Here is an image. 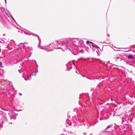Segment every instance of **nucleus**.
<instances>
[{
	"instance_id": "1",
	"label": "nucleus",
	"mask_w": 135,
	"mask_h": 135,
	"mask_svg": "<svg viewBox=\"0 0 135 135\" xmlns=\"http://www.w3.org/2000/svg\"><path fill=\"white\" fill-rule=\"evenodd\" d=\"M83 42L82 41L79 40L77 38H73L72 39H65L62 40L61 42V44L65 45L67 47H69L70 48L76 47L78 48L80 47L81 45V44Z\"/></svg>"
},
{
	"instance_id": "2",
	"label": "nucleus",
	"mask_w": 135,
	"mask_h": 135,
	"mask_svg": "<svg viewBox=\"0 0 135 135\" xmlns=\"http://www.w3.org/2000/svg\"><path fill=\"white\" fill-rule=\"evenodd\" d=\"M62 41H60L59 42H58L57 41H55L53 43H52L47 46V47L49 48H46L44 47L45 48V49L44 50L47 52H49L52 51V48L56 49L60 48H61L62 49H65L66 48V46H65L64 43V45L61 44V42Z\"/></svg>"
},
{
	"instance_id": "3",
	"label": "nucleus",
	"mask_w": 135,
	"mask_h": 135,
	"mask_svg": "<svg viewBox=\"0 0 135 135\" xmlns=\"http://www.w3.org/2000/svg\"><path fill=\"white\" fill-rule=\"evenodd\" d=\"M31 35L33 36H36L38 38V39L39 40V44H38L39 47L40 49H45V48L44 47L41 46L40 45V44H41V41L40 38V37H39V36H38V35H37V34H34L33 33H32L31 34Z\"/></svg>"
},
{
	"instance_id": "4",
	"label": "nucleus",
	"mask_w": 135,
	"mask_h": 135,
	"mask_svg": "<svg viewBox=\"0 0 135 135\" xmlns=\"http://www.w3.org/2000/svg\"><path fill=\"white\" fill-rule=\"evenodd\" d=\"M68 47V49L70 50L74 55H76L78 54V52L76 51V50L77 49V47H73L72 48H70V47Z\"/></svg>"
},
{
	"instance_id": "5",
	"label": "nucleus",
	"mask_w": 135,
	"mask_h": 135,
	"mask_svg": "<svg viewBox=\"0 0 135 135\" xmlns=\"http://www.w3.org/2000/svg\"><path fill=\"white\" fill-rule=\"evenodd\" d=\"M66 68L68 71L70 70L72 68V64H71L70 63H68L67 65Z\"/></svg>"
},
{
	"instance_id": "6",
	"label": "nucleus",
	"mask_w": 135,
	"mask_h": 135,
	"mask_svg": "<svg viewBox=\"0 0 135 135\" xmlns=\"http://www.w3.org/2000/svg\"><path fill=\"white\" fill-rule=\"evenodd\" d=\"M26 50L27 51H31L32 50V48L31 47L27 46Z\"/></svg>"
},
{
	"instance_id": "7",
	"label": "nucleus",
	"mask_w": 135,
	"mask_h": 135,
	"mask_svg": "<svg viewBox=\"0 0 135 135\" xmlns=\"http://www.w3.org/2000/svg\"><path fill=\"white\" fill-rule=\"evenodd\" d=\"M128 59H134V57L132 55H129L128 56Z\"/></svg>"
},
{
	"instance_id": "8",
	"label": "nucleus",
	"mask_w": 135,
	"mask_h": 135,
	"mask_svg": "<svg viewBox=\"0 0 135 135\" xmlns=\"http://www.w3.org/2000/svg\"><path fill=\"white\" fill-rule=\"evenodd\" d=\"M77 49L78 50V49H79V52H80V53H84V51H83V50L82 49H81V50H80L79 49H79H78V47H77Z\"/></svg>"
},
{
	"instance_id": "9",
	"label": "nucleus",
	"mask_w": 135,
	"mask_h": 135,
	"mask_svg": "<svg viewBox=\"0 0 135 135\" xmlns=\"http://www.w3.org/2000/svg\"><path fill=\"white\" fill-rule=\"evenodd\" d=\"M9 116L10 117V119H16V118L14 116L12 117V116H11L10 115H9Z\"/></svg>"
},
{
	"instance_id": "10",
	"label": "nucleus",
	"mask_w": 135,
	"mask_h": 135,
	"mask_svg": "<svg viewBox=\"0 0 135 135\" xmlns=\"http://www.w3.org/2000/svg\"><path fill=\"white\" fill-rule=\"evenodd\" d=\"M69 122H70V121L69 120H68V119L67 120L66 122H67L69 124V125L70 126L71 125V123H69Z\"/></svg>"
},
{
	"instance_id": "11",
	"label": "nucleus",
	"mask_w": 135,
	"mask_h": 135,
	"mask_svg": "<svg viewBox=\"0 0 135 135\" xmlns=\"http://www.w3.org/2000/svg\"><path fill=\"white\" fill-rule=\"evenodd\" d=\"M30 79L29 78V77L28 76H27V78L26 79L24 78V79L26 80H30Z\"/></svg>"
},
{
	"instance_id": "12",
	"label": "nucleus",
	"mask_w": 135,
	"mask_h": 135,
	"mask_svg": "<svg viewBox=\"0 0 135 135\" xmlns=\"http://www.w3.org/2000/svg\"><path fill=\"white\" fill-rule=\"evenodd\" d=\"M111 126H112V125H109V126H107V128H106L105 129V130H106L107 129H108V128H110Z\"/></svg>"
},
{
	"instance_id": "13",
	"label": "nucleus",
	"mask_w": 135,
	"mask_h": 135,
	"mask_svg": "<svg viewBox=\"0 0 135 135\" xmlns=\"http://www.w3.org/2000/svg\"><path fill=\"white\" fill-rule=\"evenodd\" d=\"M92 46H93V47H97V48H99V47L98 46H97V45H92Z\"/></svg>"
},
{
	"instance_id": "14",
	"label": "nucleus",
	"mask_w": 135,
	"mask_h": 135,
	"mask_svg": "<svg viewBox=\"0 0 135 135\" xmlns=\"http://www.w3.org/2000/svg\"><path fill=\"white\" fill-rule=\"evenodd\" d=\"M131 51L132 50H131V49H130L128 51H124L126 52H129V51Z\"/></svg>"
},
{
	"instance_id": "15",
	"label": "nucleus",
	"mask_w": 135,
	"mask_h": 135,
	"mask_svg": "<svg viewBox=\"0 0 135 135\" xmlns=\"http://www.w3.org/2000/svg\"><path fill=\"white\" fill-rule=\"evenodd\" d=\"M114 67H113V68H117V66L116 65H114Z\"/></svg>"
},
{
	"instance_id": "16",
	"label": "nucleus",
	"mask_w": 135,
	"mask_h": 135,
	"mask_svg": "<svg viewBox=\"0 0 135 135\" xmlns=\"http://www.w3.org/2000/svg\"><path fill=\"white\" fill-rule=\"evenodd\" d=\"M33 73H34V74H32V75H34L35 76L36 75V73L35 72Z\"/></svg>"
},
{
	"instance_id": "17",
	"label": "nucleus",
	"mask_w": 135,
	"mask_h": 135,
	"mask_svg": "<svg viewBox=\"0 0 135 135\" xmlns=\"http://www.w3.org/2000/svg\"><path fill=\"white\" fill-rule=\"evenodd\" d=\"M2 63L1 62H0V66H1V67H2Z\"/></svg>"
},
{
	"instance_id": "18",
	"label": "nucleus",
	"mask_w": 135,
	"mask_h": 135,
	"mask_svg": "<svg viewBox=\"0 0 135 135\" xmlns=\"http://www.w3.org/2000/svg\"><path fill=\"white\" fill-rule=\"evenodd\" d=\"M114 58L115 59H120L119 57H114Z\"/></svg>"
},
{
	"instance_id": "19",
	"label": "nucleus",
	"mask_w": 135,
	"mask_h": 135,
	"mask_svg": "<svg viewBox=\"0 0 135 135\" xmlns=\"http://www.w3.org/2000/svg\"><path fill=\"white\" fill-rule=\"evenodd\" d=\"M77 73V74H78V72L79 73H80L78 71V70H76L75 71Z\"/></svg>"
},
{
	"instance_id": "20",
	"label": "nucleus",
	"mask_w": 135,
	"mask_h": 135,
	"mask_svg": "<svg viewBox=\"0 0 135 135\" xmlns=\"http://www.w3.org/2000/svg\"><path fill=\"white\" fill-rule=\"evenodd\" d=\"M90 42L88 41H87L86 42V44H88V43H90Z\"/></svg>"
},
{
	"instance_id": "21",
	"label": "nucleus",
	"mask_w": 135,
	"mask_h": 135,
	"mask_svg": "<svg viewBox=\"0 0 135 135\" xmlns=\"http://www.w3.org/2000/svg\"><path fill=\"white\" fill-rule=\"evenodd\" d=\"M11 17L12 18V19L14 20V21H15V19H14V18L12 17V16H11Z\"/></svg>"
},
{
	"instance_id": "22",
	"label": "nucleus",
	"mask_w": 135,
	"mask_h": 135,
	"mask_svg": "<svg viewBox=\"0 0 135 135\" xmlns=\"http://www.w3.org/2000/svg\"><path fill=\"white\" fill-rule=\"evenodd\" d=\"M114 50L115 51H120V50H117V49H114Z\"/></svg>"
},
{
	"instance_id": "23",
	"label": "nucleus",
	"mask_w": 135,
	"mask_h": 135,
	"mask_svg": "<svg viewBox=\"0 0 135 135\" xmlns=\"http://www.w3.org/2000/svg\"><path fill=\"white\" fill-rule=\"evenodd\" d=\"M18 71L20 73H21V70L20 69L18 70Z\"/></svg>"
},
{
	"instance_id": "24",
	"label": "nucleus",
	"mask_w": 135,
	"mask_h": 135,
	"mask_svg": "<svg viewBox=\"0 0 135 135\" xmlns=\"http://www.w3.org/2000/svg\"><path fill=\"white\" fill-rule=\"evenodd\" d=\"M94 90V89H91V91H93Z\"/></svg>"
},
{
	"instance_id": "25",
	"label": "nucleus",
	"mask_w": 135,
	"mask_h": 135,
	"mask_svg": "<svg viewBox=\"0 0 135 135\" xmlns=\"http://www.w3.org/2000/svg\"><path fill=\"white\" fill-rule=\"evenodd\" d=\"M122 49H129V48H122Z\"/></svg>"
},
{
	"instance_id": "26",
	"label": "nucleus",
	"mask_w": 135,
	"mask_h": 135,
	"mask_svg": "<svg viewBox=\"0 0 135 135\" xmlns=\"http://www.w3.org/2000/svg\"><path fill=\"white\" fill-rule=\"evenodd\" d=\"M19 94L20 95H22V94L20 93H19Z\"/></svg>"
},
{
	"instance_id": "27",
	"label": "nucleus",
	"mask_w": 135,
	"mask_h": 135,
	"mask_svg": "<svg viewBox=\"0 0 135 135\" xmlns=\"http://www.w3.org/2000/svg\"><path fill=\"white\" fill-rule=\"evenodd\" d=\"M100 104H103V103H99Z\"/></svg>"
},
{
	"instance_id": "28",
	"label": "nucleus",
	"mask_w": 135,
	"mask_h": 135,
	"mask_svg": "<svg viewBox=\"0 0 135 135\" xmlns=\"http://www.w3.org/2000/svg\"><path fill=\"white\" fill-rule=\"evenodd\" d=\"M5 0V3H6V0Z\"/></svg>"
},
{
	"instance_id": "29",
	"label": "nucleus",
	"mask_w": 135,
	"mask_h": 135,
	"mask_svg": "<svg viewBox=\"0 0 135 135\" xmlns=\"http://www.w3.org/2000/svg\"><path fill=\"white\" fill-rule=\"evenodd\" d=\"M84 135H85L86 134V133H84Z\"/></svg>"
},
{
	"instance_id": "30",
	"label": "nucleus",
	"mask_w": 135,
	"mask_h": 135,
	"mask_svg": "<svg viewBox=\"0 0 135 135\" xmlns=\"http://www.w3.org/2000/svg\"><path fill=\"white\" fill-rule=\"evenodd\" d=\"M111 101H113V99H111Z\"/></svg>"
},
{
	"instance_id": "31",
	"label": "nucleus",
	"mask_w": 135,
	"mask_h": 135,
	"mask_svg": "<svg viewBox=\"0 0 135 135\" xmlns=\"http://www.w3.org/2000/svg\"><path fill=\"white\" fill-rule=\"evenodd\" d=\"M109 36V35L107 34V36Z\"/></svg>"
},
{
	"instance_id": "32",
	"label": "nucleus",
	"mask_w": 135,
	"mask_h": 135,
	"mask_svg": "<svg viewBox=\"0 0 135 135\" xmlns=\"http://www.w3.org/2000/svg\"><path fill=\"white\" fill-rule=\"evenodd\" d=\"M109 100V99H107V100Z\"/></svg>"
},
{
	"instance_id": "33",
	"label": "nucleus",
	"mask_w": 135,
	"mask_h": 135,
	"mask_svg": "<svg viewBox=\"0 0 135 135\" xmlns=\"http://www.w3.org/2000/svg\"><path fill=\"white\" fill-rule=\"evenodd\" d=\"M82 75V76L83 77H84V76H83V75Z\"/></svg>"
},
{
	"instance_id": "34",
	"label": "nucleus",
	"mask_w": 135,
	"mask_h": 135,
	"mask_svg": "<svg viewBox=\"0 0 135 135\" xmlns=\"http://www.w3.org/2000/svg\"><path fill=\"white\" fill-rule=\"evenodd\" d=\"M109 104V103H107V104Z\"/></svg>"
},
{
	"instance_id": "35",
	"label": "nucleus",
	"mask_w": 135,
	"mask_h": 135,
	"mask_svg": "<svg viewBox=\"0 0 135 135\" xmlns=\"http://www.w3.org/2000/svg\"><path fill=\"white\" fill-rule=\"evenodd\" d=\"M109 62V61H108V62Z\"/></svg>"
},
{
	"instance_id": "36",
	"label": "nucleus",
	"mask_w": 135,
	"mask_h": 135,
	"mask_svg": "<svg viewBox=\"0 0 135 135\" xmlns=\"http://www.w3.org/2000/svg\"><path fill=\"white\" fill-rule=\"evenodd\" d=\"M38 70H37V72H38Z\"/></svg>"
}]
</instances>
